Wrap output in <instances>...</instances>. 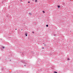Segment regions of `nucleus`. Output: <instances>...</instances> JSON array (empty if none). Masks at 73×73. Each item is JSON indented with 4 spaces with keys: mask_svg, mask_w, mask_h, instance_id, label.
Segmentation results:
<instances>
[{
    "mask_svg": "<svg viewBox=\"0 0 73 73\" xmlns=\"http://www.w3.org/2000/svg\"><path fill=\"white\" fill-rule=\"evenodd\" d=\"M28 3H30V2L28 1Z\"/></svg>",
    "mask_w": 73,
    "mask_h": 73,
    "instance_id": "nucleus-12",
    "label": "nucleus"
},
{
    "mask_svg": "<svg viewBox=\"0 0 73 73\" xmlns=\"http://www.w3.org/2000/svg\"><path fill=\"white\" fill-rule=\"evenodd\" d=\"M21 54L22 55H23V52H20Z\"/></svg>",
    "mask_w": 73,
    "mask_h": 73,
    "instance_id": "nucleus-1",
    "label": "nucleus"
},
{
    "mask_svg": "<svg viewBox=\"0 0 73 73\" xmlns=\"http://www.w3.org/2000/svg\"><path fill=\"white\" fill-rule=\"evenodd\" d=\"M70 60V59L68 58L67 59V60Z\"/></svg>",
    "mask_w": 73,
    "mask_h": 73,
    "instance_id": "nucleus-8",
    "label": "nucleus"
},
{
    "mask_svg": "<svg viewBox=\"0 0 73 73\" xmlns=\"http://www.w3.org/2000/svg\"><path fill=\"white\" fill-rule=\"evenodd\" d=\"M29 15H32V13H29Z\"/></svg>",
    "mask_w": 73,
    "mask_h": 73,
    "instance_id": "nucleus-5",
    "label": "nucleus"
},
{
    "mask_svg": "<svg viewBox=\"0 0 73 73\" xmlns=\"http://www.w3.org/2000/svg\"><path fill=\"white\" fill-rule=\"evenodd\" d=\"M35 2H37V1L36 0H35Z\"/></svg>",
    "mask_w": 73,
    "mask_h": 73,
    "instance_id": "nucleus-7",
    "label": "nucleus"
},
{
    "mask_svg": "<svg viewBox=\"0 0 73 73\" xmlns=\"http://www.w3.org/2000/svg\"><path fill=\"white\" fill-rule=\"evenodd\" d=\"M24 66H25V65Z\"/></svg>",
    "mask_w": 73,
    "mask_h": 73,
    "instance_id": "nucleus-16",
    "label": "nucleus"
},
{
    "mask_svg": "<svg viewBox=\"0 0 73 73\" xmlns=\"http://www.w3.org/2000/svg\"><path fill=\"white\" fill-rule=\"evenodd\" d=\"M42 12H43V13H45V11H42Z\"/></svg>",
    "mask_w": 73,
    "mask_h": 73,
    "instance_id": "nucleus-10",
    "label": "nucleus"
},
{
    "mask_svg": "<svg viewBox=\"0 0 73 73\" xmlns=\"http://www.w3.org/2000/svg\"><path fill=\"white\" fill-rule=\"evenodd\" d=\"M35 33V32L34 31L33 32V33Z\"/></svg>",
    "mask_w": 73,
    "mask_h": 73,
    "instance_id": "nucleus-11",
    "label": "nucleus"
},
{
    "mask_svg": "<svg viewBox=\"0 0 73 73\" xmlns=\"http://www.w3.org/2000/svg\"><path fill=\"white\" fill-rule=\"evenodd\" d=\"M25 36H28L27 33L25 34Z\"/></svg>",
    "mask_w": 73,
    "mask_h": 73,
    "instance_id": "nucleus-2",
    "label": "nucleus"
},
{
    "mask_svg": "<svg viewBox=\"0 0 73 73\" xmlns=\"http://www.w3.org/2000/svg\"><path fill=\"white\" fill-rule=\"evenodd\" d=\"M54 73H57V72H54Z\"/></svg>",
    "mask_w": 73,
    "mask_h": 73,
    "instance_id": "nucleus-6",
    "label": "nucleus"
},
{
    "mask_svg": "<svg viewBox=\"0 0 73 73\" xmlns=\"http://www.w3.org/2000/svg\"><path fill=\"white\" fill-rule=\"evenodd\" d=\"M42 49H44V48L43 47V48H42Z\"/></svg>",
    "mask_w": 73,
    "mask_h": 73,
    "instance_id": "nucleus-13",
    "label": "nucleus"
},
{
    "mask_svg": "<svg viewBox=\"0 0 73 73\" xmlns=\"http://www.w3.org/2000/svg\"><path fill=\"white\" fill-rule=\"evenodd\" d=\"M15 30H17V29H15Z\"/></svg>",
    "mask_w": 73,
    "mask_h": 73,
    "instance_id": "nucleus-15",
    "label": "nucleus"
},
{
    "mask_svg": "<svg viewBox=\"0 0 73 73\" xmlns=\"http://www.w3.org/2000/svg\"><path fill=\"white\" fill-rule=\"evenodd\" d=\"M57 7L58 8H59L60 7V6H57Z\"/></svg>",
    "mask_w": 73,
    "mask_h": 73,
    "instance_id": "nucleus-3",
    "label": "nucleus"
},
{
    "mask_svg": "<svg viewBox=\"0 0 73 73\" xmlns=\"http://www.w3.org/2000/svg\"><path fill=\"white\" fill-rule=\"evenodd\" d=\"M46 27H48V25H46Z\"/></svg>",
    "mask_w": 73,
    "mask_h": 73,
    "instance_id": "nucleus-4",
    "label": "nucleus"
},
{
    "mask_svg": "<svg viewBox=\"0 0 73 73\" xmlns=\"http://www.w3.org/2000/svg\"><path fill=\"white\" fill-rule=\"evenodd\" d=\"M33 1H35V0H32Z\"/></svg>",
    "mask_w": 73,
    "mask_h": 73,
    "instance_id": "nucleus-14",
    "label": "nucleus"
},
{
    "mask_svg": "<svg viewBox=\"0 0 73 73\" xmlns=\"http://www.w3.org/2000/svg\"><path fill=\"white\" fill-rule=\"evenodd\" d=\"M2 48H3V49H4L5 48V47H2Z\"/></svg>",
    "mask_w": 73,
    "mask_h": 73,
    "instance_id": "nucleus-9",
    "label": "nucleus"
}]
</instances>
